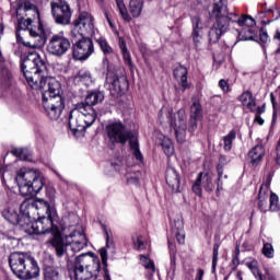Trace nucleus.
Masks as SVG:
<instances>
[{
  "label": "nucleus",
  "instance_id": "nucleus-25",
  "mask_svg": "<svg viewBox=\"0 0 280 280\" xmlns=\"http://www.w3.org/2000/svg\"><path fill=\"white\" fill-rule=\"evenodd\" d=\"M266 154V149L264 145H256L248 152L249 162L254 167H257L259 163H261V159H264Z\"/></svg>",
  "mask_w": 280,
  "mask_h": 280
},
{
  "label": "nucleus",
  "instance_id": "nucleus-50",
  "mask_svg": "<svg viewBox=\"0 0 280 280\" xmlns=\"http://www.w3.org/2000/svg\"><path fill=\"white\" fill-rule=\"evenodd\" d=\"M219 86H220L221 91H223V93L231 92V86L229 85V82H226V80H224V79H221L219 81Z\"/></svg>",
  "mask_w": 280,
  "mask_h": 280
},
{
  "label": "nucleus",
  "instance_id": "nucleus-28",
  "mask_svg": "<svg viewBox=\"0 0 280 280\" xmlns=\"http://www.w3.org/2000/svg\"><path fill=\"white\" fill-rule=\"evenodd\" d=\"M240 102L243 106H246L250 113H255V97H253V93L250 91L243 92L240 96Z\"/></svg>",
  "mask_w": 280,
  "mask_h": 280
},
{
  "label": "nucleus",
  "instance_id": "nucleus-59",
  "mask_svg": "<svg viewBox=\"0 0 280 280\" xmlns=\"http://www.w3.org/2000/svg\"><path fill=\"white\" fill-rule=\"evenodd\" d=\"M266 276H267L268 280H277V279H275V276L270 275L269 270H266Z\"/></svg>",
  "mask_w": 280,
  "mask_h": 280
},
{
  "label": "nucleus",
  "instance_id": "nucleus-8",
  "mask_svg": "<svg viewBox=\"0 0 280 280\" xmlns=\"http://www.w3.org/2000/svg\"><path fill=\"white\" fill-rule=\"evenodd\" d=\"M51 246L55 248L57 257L66 255L67 261H70L73 254H69V248L72 253H80V250L86 248V236L80 234V241H73L70 245L65 244L61 236H55L51 241Z\"/></svg>",
  "mask_w": 280,
  "mask_h": 280
},
{
  "label": "nucleus",
  "instance_id": "nucleus-61",
  "mask_svg": "<svg viewBox=\"0 0 280 280\" xmlns=\"http://www.w3.org/2000/svg\"><path fill=\"white\" fill-rule=\"evenodd\" d=\"M271 102H272V104H275V98H273L272 94H271Z\"/></svg>",
  "mask_w": 280,
  "mask_h": 280
},
{
  "label": "nucleus",
  "instance_id": "nucleus-12",
  "mask_svg": "<svg viewBox=\"0 0 280 280\" xmlns=\"http://www.w3.org/2000/svg\"><path fill=\"white\" fill-rule=\"evenodd\" d=\"M51 12L55 23L58 25H69L71 23L73 11H71V7L68 1L58 0V2H51Z\"/></svg>",
  "mask_w": 280,
  "mask_h": 280
},
{
  "label": "nucleus",
  "instance_id": "nucleus-5",
  "mask_svg": "<svg viewBox=\"0 0 280 280\" xmlns=\"http://www.w3.org/2000/svg\"><path fill=\"white\" fill-rule=\"evenodd\" d=\"M105 132L109 143H113V145H115V143L126 145L129 141L130 150L135 159H137V161H143V155L141 154V150H139V140H137V136H135L124 122L119 120L108 122L105 127Z\"/></svg>",
  "mask_w": 280,
  "mask_h": 280
},
{
  "label": "nucleus",
  "instance_id": "nucleus-23",
  "mask_svg": "<svg viewBox=\"0 0 280 280\" xmlns=\"http://www.w3.org/2000/svg\"><path fill=\"white\" fill-rule=\"evenodd\" d=\"M79 106L83 110V121L85 124V128H91V126L95 124V119H97L95 109H93L91 106H86L84 103H79Z\"/></svg>",
  "mask_w": 280,
  "mask_h": 280
},
{
  "label": "nucleus",
  "instance_id": "nucleus-57",
  "mask_svg": "<svg viewBox=\"0 0 280 280\" xmlns=\"http://www.w3.org/2000/svg\"><path fill=\"white\" fill-rule=\"evenodd\" d=\"M119 47L121 49V54L128 51V48L126 47V42L121 40Z\"/></svg>",
  "mask_w": 280,
  "mask_h": 280
},
{
  "label": "nucleus",
  "instance_id": "nucleus-11",
  "mask_svg": "<svg viewBox=\"0 0 280 280\" xmlns=\"http://www.w3.org/2000/svg\"><path fill=\"white\" fill-rule=\"evenodd\" d=\"M36 202L42 205L46 214L45 215L37 212L38 219L36 221V235H45V233H49L51 231V226H54L51 208L49 207V202H47L45 199L36 198Z\"/></svg>",
  "mask_w": 280,
  "mask_h": 280
},
{
  "label": "nucleus",
  "instance_id": "nucleus-30",
  "mask_svg": "<svg viewBox=\"0 0 280 280\" xmlns=\"http://www.w3.org/2000/svg\"><path fill=\"white\" fill-rule=\"evenodd\" d=\"M245 266L250 270V272L254 275L255 279L257 280H266V277L261 271H259V262L255 259H249L245 262Z\"/></svg>",
  "mask_w": 280,
  "mask_h": 280
},
{
  "label": "nucleus",
  "instance_id": "nucleus-51",
  "mask_svg": "<svg viewBox=\"0 0 280 280\" xmlns=\"http://www.w3.org/2000/svg\"><path fill=\"white\" fill-rule=\"evenodd\" d=\"M122 58L125 60V65H127L129 69H132V57L128 50L122 52Z\"/></svg>",
  "mask_w": 280,
  "mask_h": 280
},
{
  "label": "nucleus",
  "instance_id": "nucleus-32",
  "mask_svg": "<svg viewBox=\"0 0 280 280\" xmlns=\"http://www.w3.org/2000/svg\"><path fill=\"white\" fill-rule=\"evenodd\" d=\"M143 10V0H130L129 2V12L136 19L141 16Z\"/></svg>",
  "mask_w": 280,
  "mask_h": 280
},
{
  "label": "nucleus",
  "instance_id": "nucleus-1",
  "mask_svg": "<svg viewBox=\"0 0 280 280\" xmlns=\"http://www.w3.org/2000/svg\"><path fill=\"white\" fill-rule=\"evenodd\" d=\"M15 180L21 196H26L27 198L20 206L21 214L14 208H7L2 211V217L10 224L22 226L27 235H36V228L32 222V218L34 220V215H36V190L34 189L36 171L22 167L18 171Z\"/></svg>",
  "mask_w": 280,
  "mask_h": 280
},
{
  "label": "nucleus",
  "instance_id": "nucleus-15",
  "mask_svg": "<svg viewBox=\"0 0 280 280\" xmlns=\"http://www.w3.org/2000/svg\"><path fill=\"white\" fill-rule=\"evenodd\" d=\"M69 128L72 132H82V130H86L84 122V109L80 108V104L70 112Z\"/></svg>",
  "mask_w": 280,
  "mask_h": 280
},
{
  "label": "nucleus",
  "instance_id": "nucleus-42",
  "mask_svg": "<svg viewBox=\"0 0 280 280\" xmlns=\"http://www.w3.org/2000/svg\"><path fill=\"white\" fill-rule=\"evenodd\" d=\"M162 149L164 151V154H166V156H172L174 154V144L170 139H164L162 141Z\"/></svg>",
  "mask_w": 280,
  "mask_h": 280
},
{
  "label": "nucleus",
  "instance_id": "nucleus-29",
  "mask_svg": "<svg viewBox=\"0 0 280 280\" xmlns=\"http://www.w3.org/2000/svg\"><path fill=\"white\" fill-rule=\"evenodd\" d=\"M102 102H104V93L91 92L85 97V102L83 104H85V106H91V108H93V106H95L96 104H102Z\"/></svg>",
  "mask_w": 280,
  "mask_h": 280
},
{
  "label": "nucleus",
  "instance_id": "nucleus-52",
  "mask_svg": "<svg viewBox=\"0 0 280 280\" xmlns=\"http://www.w3.org/2000/svg\"><path fill=\"white\" fill-rule=\"evenodd\" d=\"M273 40L279 45V47L273 51L275 56H279L280 54V30L276 31V34L273 35Z\"/></svg>",
  "mask_w": 280,
  "mask_h": 280
},
{
  "label": "nucleus",
  "instance_id": "nucleus-35",
  "mask_svg": "<svg viewBox=\"0 0 280 280\" xmlns=\"http://www.w3.org/2000/svg\"><path fill=\"white\" fill-rule=\"evenodd\" d=\"M12 154L16 156V159H20V161H32V152L27 149H14Z\"/></svg>",
  "mask_w": 280,
  "mask_h": 280
},
{
  "label": "nucleus",
  "instance_id": "nucleus-60",
  "mask_svg": "<svg viewBox=\"0 0 280 280\" xmlns=\"http://www.w3.org/2000/svg\"><path fill=\"white\" fill-rule=\"evenodd\" d=\"M0 172H1V174H2V180H3V172H4V170H3L2 166L0 167Z\"/></svg>",
  "mask_w": 280,
  "mask_h": 280
},
{
  "label": "nucleus",
  "instance_id": "nucleus-18",
  "mask_svg": "<svg viewBox=\"0 0 280 280\" xmlns=\"http://www.w3.org/2000/svg\"><path fill=\"white\" fill-rule=\"evenodd\" d=\"M5 27L0 24V36H3V31ZM0 86L2 89H10L12 86V72L5 67H3V55L0 50Z\"/></svg>",
  "mask_w": 280,
  "mask_h": 280
},
{
  "label": "nucleus",
  "instance_id": "nucleus-58",
  "mask_svg": "<svg viewBox=\"0 0 280 280\" xmlns=\"http://www.w3.org/2000/svg\"><path fill=\"white\" fill-rule=\"evenodd\" d=\"M255 121H257V124H259V126H264V120L260 115H256Z\"/></svg>",
  "mask_w": 280,
  "mask_h": 280
},
{
  "label": "nucleus",
  "instance_id": "nucleus-22",
  "mask_svg": "<svg viewBox=\"0 0 280 280\" xmlns=\"http://www.w3.org/2000/svg\"><path fill=\"white\" fill-rule=\"evenodd\" d=\"M107 82H110L113 91L116 95H121L125 91H128V80L126 77H113V79H107Z\"/></svg>",
  "mask_w": 280,
  "mask_h": 280
},
{
  "label": "nucleus",
  "instance_id": "nucleus-19",
  "mask_svg": "<svg viewBox=\"0 0 280 280\" xmlns=\"http://www.w3.org/2000/svg\"><path fill=\"white\" fill-rule=\"evenodd\" d=\"M165 180L166 185L171 187L174 194H178L180 191V176L178 175L176 168L172 166L166 168Z\"/></svg>",
  "mask_w": 280,
  "mask_h": 280
},
{
  "label": "nucleus",
  "instance_id": "nucleus-64",
  "mask_svg": "<svg viewBox=\"0 0 280 280\" xmlns=\"http://www.w3.org/2000/svg\"><path fill=\"white\" fill-rule=\"evenodd\" d=\"M108 23H109V25H113V23L110 22V20H108Z\"/></svg>",
  "mask_w": 280,
  "mask_h": 280
},
{
  "label": "nucleus",
  "instance_id": "nucleus-16",
  "mask_svg": "<svg viewBox=\"0 0 280 280\" xmlns=\"http://www.w3.org/2000/svg\"><path fill=\"white\" fill-rule=\"evenodd\" d=\"M202 187L205 191H213V178L209 174L199 173L197 179L192 184V191L196 196H202Z\"/></svg>",
  "mask_w": 280,
  "mask_h": 280
},
{
  "label": "nucleus",
  "instance_id": "nucleus-21",
  "mask_svg": "<svg viewBox=\"0 0 280 280\" xmlns=\"http://www.w3.org/2000/svg\"><path fill=\"white\" fill-rule=\"evenodd\" d=\"M189 71L184 66H179L174 70V78L177 80L182 91L189 89V82H187V75Z\"/></svg>",
  "mask_w": 280,
  "mask_h": 280
},
{
  "label": "nucleus",
  "instance_id": "nucleus-4",
  "mask_svg": "<svg viewBox=\"0 0 280 280\" xmlns=\"http://www.w3.org/2000/svg\"><path fill=\"white\" fill-rule=\"evenodd\" d=\"M36 73L40 75L38 90L42 93L43 108L49 119L57 121L65 110V97L60 95V82L47 75V57H40V54L36 55Z\"/></svg>",
  "mask_w": 280,
  "mask_h": 280
},
{
  "label": "nucleus",
  "instance_id": "nucleus-9",
  "mask_svg": "<svg viewBox=\"0 0 280 280\" xmlns=\"http://www.w3.org/2000/svg\"><path fill=\"white\" fill-rule=\"evenodd\" d=\"M72 38V55L74 60H89V58H91V56H93L95 51L93 39H91V37H86V35H81Z\"/></svg>",
  "mask_w": 280,
  "mask_h": 280
},
{
  "label": "nucleus",
  "instance_id": "nucleus-26",
  "mask_svg": "<svg viewBox=\"0 0 280 280\" xmlns=\"http://www.w3.org/2000/svg\"><path fill=\"white\" fill-rule=\"evenodd\" d=\"M105 238H106V247H102L98 253L101 256L102 264L104 266V270H108V250L107 248H110L113 246V242H110V235L108 234V230L106 226H103Z\"/></svg>",
  "mask_w": 280,
  "mask_h": 280
},
{
  "label": "nucleus",
  "instance_id": "nucleus-56",
  "mask_svg": "<svg viewBox=\"0 0 280 280\" xmlns=\"http://www.w3.org/2000/svg\"><path fill=\"white\" fill-rule=\"evenodd\" d=\"M265 110H266L265 106L257 107V105H256L254 113H256V115H261V113H264Z\"/></svg>",
  "mask_w": 280,
  "mask_h": 280
},
{
  "label": "nucleus",
  "instance_id": "nucleus-39",
  "mask_svg": "<svg viewBox=\"0 0 280 280\" xmlns=\"http://www.w3.org/2000/svg\"><path fill=\"white\" fill-rule=\"evenodd\" d=\"M116 5L124 21L130 22L131 18L130 14H128V9H126V4H124V0H116Z\"/></svg>",
  "mask_w": 280,
  "mask_h": 280
},
{
  "label": "nucleus",
  "instance_id": "nucleus-48",
  "mask_svg": "<svg viewBox=\"0 0 280 280\" xmlns=\"http://www.w3.org/2000/svg\"><path fill=\"white\" fill-rule=\"evenodd\" d=\"M198 121H200V119L198 118H190L189 122H188V132H190L191 135H194V132H196V130H198Z\"/></svg>",
  "mask_w": 280,
  "mask_h": 280
},
{
  "label": "nucleus",
  "instance_id": "nucleus-36",
  "mask_svg": "<svg viewBox=\"0 0 280 280\" xmlns=\"http://www.w3.org/2000/svg\"><path fill=\"white\" fill-rule=\"evenodd\" d=\"M191 36H192L195 49L197 51H202V49H205V39H202V33L192 32Z\"/></svg>",
  "mask_w": 280,
  "mask_h": 280
},
{
  "label": "nucleus",
  "instance_id": "nucleus-33",
  "mask_svg": "<svg viewBox=\"0 0 280 280\" xmlns=\"http://www.w3.org/2000/svg\"><path fill=\"white\" fill-rule=\"evenodd\" d=\"M96 43L104 56H113V54H115V50L113 49L110 44H108V40H106V38L100 37L96 39Z\"/></svg>",
  "mask_w": 280,
  "mask_h": 280
},
{
  "label": "nucleus",
  "instance_id": "nucleus-20",
  "mask_svg": "<svg viewBox=\"0 0 280 280\" xmlns=\"http://www.w3.org/2000/svg\"><path fill=\"white\" fill-rule=\"evenodd\" d=\"M60 273L54 266V258L49 257L44 260V280H58Z\"/></svg>",
  "mask_w": 280,
  "mask_h": 280
},
{
  "label": "nucleus",
  "instance_id": "nucleus-14",
  "mask_svg": "<svg viewBox=\"0 0 280 280\" xmlns=\"http://www.w3.org/2000/svg\"><path fill=\"white\" fill-rule=\"evenodd\" d=\"M70 47L71 42H69V38L65 36L63 32H60L59 34L52 35L50 38L48 44V51L52 56H65V54L69 51Z\"/></svg>",
  "mask_w": 280,
  "mask_h": 280
},
{
  "label": "nucleus",
  "instance_id": "nucleus-2",
  "mask_svg": "<svg viewBox=\"0 0 280 280\" xmlns=\"http://www.w3.org/2000/svg\"><path fill=\"white\" fill-rule=\"evenodd\" d=\"M210 15L211 19H214L209 31L210 43H218L231 30V23H237L240 27H243L238 32V40H255L257 38L255 20L250 15L240 16L237 13L229 12L226 0H214Z\"/></svg>",
  "mask_w": 280,
  "mask_h": 280
},
{
  "label": "nucleus",
  "instance_id": "nucleus-49",
  "mask_svg": "<svg viewBox=\"0 0 280 280\" xmlns=\"http://www.w3.org/2000/svg\"><path fill=\"white\" fill-rule=\"evenodd\" d=\"M36 180H37V184L39 183V185H40L36 191V194H38V191H40V189H43V187H45V185H47V179L45 178V176H43V174L37 172Z\"/></svg>",
  "mask_w": 280,
  "mask_h": 280
},
{
  "label": "nucleus",
  "instance_id": "nucleus-45",
  "mask_svg": "<svg viewBox=\"0 0 280 280\" xmlns=\"http://www.w3.org/2000/svg\"><path fill=\"white\" fill-rule=\"evenodd\" d=\"M262 255L267 257V259H272L275 257V247L270 243H264Z\"/></svg>",
  "mask_w": 280,
  "mask_h": 280
},
{
  "label": "nucleus",
  "instance_id": "nucleus-31",
  "mask_svg": "<svg viewBox=\"0 0 280 280\" xmlns=\"http://www.w3.org/2000/svg\"><path fill=\"white\" fill-rule=\"evenodd\" d=\"M236 137H237V131L232 129L226 136L222 138L223 150L225 152H231V150L233 149V141H235Z\"/></svg>",
  "mask_w": 280,
  "mask_h": 280
},
{
  "label": "nucleus",
  "instance_id": "nucleus-46",
  "mask_svg": "<svg viewBox=\"0 0 280 280\" xmlns=\"http://www.w3.org/2000/svg\"><path fill=\"white\" fill-rule=\"evenodd\" d=\"M219 255H220V244L215 243L213 245L212 272H215V266H218V256Z\"/></svg>",
  "mask_w": 280,
  "mask_h": 280
},
{
  "label": "nucleus",
  "instance_id": "nucleus-7",
  "mask_svg": "<svg viewBox=\"0 0 280 280\" xmlns=\"http://www.w3.org/2000/svg\"><path fill=\"white\" fill-rule=\"evenodd\" d=\"M100 270V258H91L82 254L75 258L74 268L69 270V277L70 280H97Z\"/></svg>",
  "mask_w": 280,
  "mask_h": 280
},
{
  "label": "nucleus",
  "instance_id": "nucleus-37",
  "mask_svg": "<svg viewBox=\"0 0 280 280\" xmlns=\"http://www.w3.org/2000/svg\"><path fill=\"white\" fill-rule=\"evenodd\" d=\"M131 240L133 242V247L136 248V250H144V248H145V238L143 237V235L135 234L131 237Z\"/></svg>",
  "mask_w": 280,
  "mask_h": 280
},
{
  "label": "nucleus",
  "instance_id": "nucleus-41",
  "mask_svg": "<svg viewBox=\"0 0 280 280\" xmlns=\"http://www.w3.org/2000/svg\"><path fill=\"white\" fill-rule=\"evenodd\" d=\"M140 261H141V265L147 270H152V272H156V267L154 266V262L150 260V257L145 255H140Z\"/></svg>",
  "mask_w": 280,
  "mask_h": 280
},
{
  "label": "nucleus",
  "instance_id": "nucleus-34",
  "mask_svg": "<svg viewBox=\"0 0 280 280\" xmlns=\"http://www.w3.org/2000/svg\"><path fill=\"white\" fill-rule=\"evenodd\" d=\"M190 118L199 120L202 119V105H200V102H192V105L190 106Z\"/></svg>",
  "mask_w": 280,
  "mask_h": 280
},
{
  "label": "nucleus",
  "instance_id": "nucleus-54",
  "mask_svg": "<svg viewBox=\"0 0 280 280\" xmlns=\"http://www.w3.org/2000/svg\"><path fill=\"white\" fill-rule=\"evenodd\" d=\"M240 249H236V254L233 256L232 264L233 266H240Z\"/></svg>",
  "mask_w": 280,
  "mask_h": 280
},
{
  "label": "nucleus",
  "instance_id": "nucleus-24",
  "mask_svg": "<svg viewBox=\"0 0 280 280\" xmlns=\"http://www.w3.org/2000/svg\"><path fill=\"white\" fill-rule=\"evenodd\" d=\"M270 198V188L268 186H260L258 192V209L261 213H266L268 211V199Z\"/></svg>",
  "mask_w": 280,
  "mask_h": 280
},
{
  "label": "nucleus",
  "instance_id": "nucleus-47",
  "mask_svg": "<svg viewBox=\"0 0 280 280\" xmlns=\"http://www.w3.org/2000/svg\"><path fill=\"white\" fill-rule=\"evenodd\" d=\"M192 32H196L197 34H202V20L200 18L195 16L192 18Z\"/></svg>",
  "mask_w": 280,
  "mask_h": 280
},
{
  "label": "nucleus",
  "instance_id": "nucleus-6",
  "mask_svg": "<svg viewBox=\"0 0 280 280\" xmlns=\"http://www.w3.org/2000/svg\"><path fill=\"white\" fill-rule=\"evenodd\" d=\"M10 268L19 279L30 280L36 277V260L30 253L14 252L9 256Z\"/></svg>",
  "mask_w": 280,
  "mask_h": 280
},
{
  "label": "nucleus",
  "instance_id": "nucleus-27",
  "mask_svg": "<svg viewBox=\"0 0 280 280\" xmlns=\"http://www.w3.org/2000/svg\"><path fill=\"white\" fill-rule=\"evenodd\" d=\"M172 233L174 237H176L177 242L183 246V244H185V224L183 223V220L178 219L174 221Z\"/></svg>",
  "mask_w": 280,
  "mask_h": 280
},
{
  "label": "nucleus",
  "instance_id": "nucleus-53",
  "mask_svg": "<svg viewBox=\"0 0 280 280\" xmlns=\"http://www.w3.org/2000/svg\"><path fill=\"white\" fill-rule=\"evenodd\" d=\"M259 40L262 43V45H266L270 40V37L268 36V33L266 31L259 32Z\"/></svg>",
  "mask_w": 280,
  "mask_h": 280
},
{
  "label": "nucleus",
  "instance_id": "nucleus-3",
  "mask_svg": "<svg viewBox=\"0 0 280 280\" xmlns=\"http://www.w3.org/2000/svg\"><path fill=\"white\" fill-rule=\"evenodd\" d=\"M13 10L15 11V16L19 21L18 30L15 33L18 43L24 45V47H28L33 49L27 52V57L23 59L21 63V69L23 71L26 83L28 84L32 91L36 90V81H34V77L36 75V44H31L30 42H25L23 36H21V32H28L32 38H36V31L34 28H30L32 26V19L23 20L26 12H36V7L32 4L27 0H16L14 4H12Z\"/></svg>",
  "mask_w": 280,
  "mask_h": 280
},
{
  "label": "nucleus",
  "instance_id": "nucleus-43",
  "mask_svg": "<svg viewBox=\"0 0 280 280\" xmlns=\"http://www.w3.org/2000/svg\"><path fill=\"white\" fill-rule=\"evenodd\" d=\"M270 197H269V209L270 211H279V196L277 194L271 192L269 190Z\"/></svg>",
  "mask_w": 280,
  "mask_h": 280
},
{
  "label": "nucleus",
  "instance_id": "nucleus-62",
  "mask_svg": "<svg viewBox=\"0 0 280 280\" xmlns=\"http://www.w3.org/2000/svg\"><path fill=\"white\" fill-rule=\"evenodd\" d=\"M168 246H170V248H172L174 245H172L171 243H168Z\"/></svg>",
  "mask_w": 280,
  "mask_h": 280
},
{
  "label": "nucleus",
  "instance_id": "nucleus-40",
  "mask_svg": "<svg viewBox=\"0 0 280 280\" xmlns=\"http://www.w3.org/2000/svg\"><path fill=\"white\" fill-rule=\"evenodd\" d=\"M77 80L80 82H84V84H89V82H93V78L91 77V72L89 70H80L77 75Z\"/></svg>",
  "mask_w": 280,
  "mask_h": 280
},
{
  "label": "nucleus",
  "instance_id": "nucleus-44",
  "mask_svg": "<svg viewBox=\"0 0 280 280\" xmlns=\"http://www.w3.org/2000/svg\"><path fill=\"white\" fill-rule=\"evenodd\" d=\"M12 97H13V106H16V108H19L23 102V94L21 93V90L15 88L12 91Z\"/></svg>",
  "mask_w": 280,
  "mask_h": 280
},
{
  "label": "nucleus",
  "instance_id": "nucleus-17",
  "mask_svg": "<svg viewBox=\"0 0 280 280\" xmlns=\"http://www.w3.org/2000/svg\"><path fill=\"white\" fill-rule=\"evenodd\" d=\"M37 20H38V25H37V32H36V47H45L47 44V38L51 36V28L49 27V24L45 22L40 18V13L37 11Z\"/></svg>",
  "mask_w": 280,
  "mask_h": 280
},
{
  "label": "nucleus",
  "instance_id": "nucleus-13",
  "mask_svg": "<svg viewBox=\"0 0 280 280\" xmlns=\"http://www.w3.org/2000/svg\"><path fill=\"white\" fill-rule=\"evenodd\" d=\"M170 126L173 128L178 143H183L187 137V113L184 108H180L174 118H171Z\"/></svg>",
  "mask_w": 280,
  "mask_h": 280
},
{
  "label": "nucleus",
  "instance_id": "nucleus-55",
  "mask_svg": "<svg viewBox=\"0 0 280 280\" xmlns=\"http://www.w3.org/2000/svg\"><path fill=\"white\" fill-rule=\"evenodd\" d=\"M203 277H205V270L198 269L197 270V276H196L195 280H202Z\"/></svg>",
  "mask_w": 280,
  "mask_h": 280
},
{
  "label": "nucleus",
  "instance_id": "nucleus-38",
  "mask_svg": "<svg viewBox=\"0 0 280 280\" xmlns=\"http://www.w3.org/2000/svg\"><path fill=\"white\" fill-rule=\"evenodd\" d=\"M224 165H229V159L226 155H221L219 159V164L217 166L218 172V182L220 183L222 180V176L224 174Z\"/></svg>",
  "mask_w": 280,
  "mask_h": 280
},
{
  "label": "nucleus",
  "instance_id": "nucleus-10",
  "mask_svg": "<svg viewBox=\"0 0 280 280\" xmlns=\"http://www.w3.org/2000/svg\"><path fill=\"white\" fill-rule=\"evenodd\" d=\"M94 32L95 24L93 23V15L89 12L79 13L78 18L73 21L71 37L78 38V36H91Z\"/></svg>",
  "mask_w": 280,
  "mask_h": 280
},
{
  "label": "nucleus",
  "instance_id": "nucleus-63",
  "mask_svg": "<svg viewBox=\"0 0 280 280\" xmlns=\"http://www.w3.org/2000/svg\"><path fill=\"white\" fill-rule=\"evenodd\" d=\"M168 117H172V113L168 112Z\"/></svg>",
  "mask_w": 280,
  "mask_h": 280
}]
</instances>
